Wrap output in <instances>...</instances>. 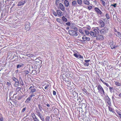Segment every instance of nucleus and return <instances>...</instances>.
Listing matches in <instances>:
<instances>
[{"mask_svg": "<svg viewBox=\"0 0 121 121\" xmlns=\"http://www.w3.org/2000/svg\"><path fill=\"white\" fill-rule=\"evenodd\" d=\"M53 13L55 17H56L57 16V13H56V12L53 11Z\"/></svg>", "mask_w": 121, "mask_h": 121, "instance_id": "nucleus-39", "label": "nucleus"}, {"mask_svg": "<svg viewBox=\"0 0 121 121\" xmlns=\"http://www.w3.org/2000/svg\"><path fill=\"white\" fill-rule=\"evenodd\" d=\"M25 29L27 31L30 30V23L26 24L25 26Z\"/></svg>", "mask_w": 121, "mask_h": 121, "instance_id": "nucleus-18", "label": "nucleus"}, {"mask_svg": "<svg viewBox=\"0 0 121 121\" xmlns=\"http://www.w3.org/2000/svg\"><path fill=\"white\" fill-rule=\"evenodd\" d=\"M116 112L118 115L121 113V112L118 110H117Z\"/></svg>", "mask_w": 121, "mask_h": 121, "instance_id": "nucleus-48", "label": "nucleus"}, {"mask_svg": "<svg viewBox=\"0 0 121 121\" xmlns=\"http://www.w3.org/2000/svg\"><path fill=\"white\" fill-rule=\"evenodd\" d=\"M72 29L76 31H77L78 30L77 28L75 26H74V27Z\"/></svg>", "mask_w": 121, "mask_h": 121, "instance_id": "nucleus-47", "label": "nucleus"}, {"mask_svg": "<svg viewBox=\"0 0 121 121\" xmlns=\"http://www.w3.org/2000/svg\"><path fill=\"white\" fill-rule=\"evenodd\" d=\"M68 32L70 35L71 36H76L78 35V33L72 30H69Z\"/></svg>", "mask_w": 121, "mask_h": 121, "instance_id": "nucleus-5", "label": "nucleus"}, {"mask_svg": "<svg viewBox=\"0 0 121 121\" xmlns=\"http://www.w3.org/2000/svg\"><path fill=\"white\" fill-rule=\"evenodd\" d=\"M35 110L36 111V112L37 113H38L39 112V110L38 109L36 108H35Z\"/></svg>", "mask_w": 121, "mask_h": 121, "instance_id": "nucleus-55", "label": "nucleus"}, {"mask_svg": "<svg viewBox=\"0 0 121 121\" xmlns=\"http://www.w3.org/2000/svg\"><path fill=\"white\" fill-rule=\"evenodd\" d=\"M82 40L84 41H89L90 40V38L89 37H86L85 35H84L82 38Z\"/></svg>", "mask_w": 121, "mask_h": 121, "instance_id": "nucleus-16", "label": "nucleus"}, {"mask_svg": "<svg viewBox=\"0 0 121 121\" xmlns=\"http://www.w3.org/2000/svg\"><path fill=\"white\" fill-rule=\"evenodd\" d=\"M39 117L40 118V119L42 121H44V119L42 115L41 116H40V117Z\"/></svg>", "mask_w": 121, "mask_h": 121, "instance_id": "nucleus-51", "label": "nucleus"}, {"mask_svg": "<svg viewBox=\"0 0 121 121\" xmlns=\"http://www.w3.org/2000/svg\"><path fill=\"white\" fill-rule=\"evenodd\" d=\"M25 3V1H20L18 2L17 4L18 6H20L24 5Z\"/></svg>", "mask_w": 121, "mask_h": 121, "instance_id": "nucleus-21", "label": "nucleus"}, {"mask_svg": "<svg viewBox=\"0 0 121 121\" xmlns=\"http://www.w3.org/2000/svg\"><path fill=\"white\" fill-rule=\"evenodd\" d=\"M93 2L95 4H97V2L96 0H95L93 1Z\"/></svg>", "mask_w": 121, "mask_h": 121, "instance_id": "nucleus-61", "label": "nucleus"}, {"mask_svg": "<svg viewBox=\"0 0 121 121\" xmlns=\"http://www.w3.org/2000/svg\"><path fill=\"white\" fill-rule=\"evenodd\" d=\"M53 94L54 95H56V92L55 91H53Z\"/></svg>", "mask_w": 121, "mask_h": 121, "instance_id": "nucleus-60", "label": "nucleus"}, {"mask_svg": "<svg viewBox=\"0 0 121 121\" xmlns=\"http://www.w3.org/2000/svg\"><path fill=\"white\" fill-rule=\"evenodd\" d=\"M90 60H85L84 61L86 62V63H87L88 62H89L90 61Z\"/></svg>", "mask_w": 121, "mask_h": 121, "instance_id": "nucleus-54", "label": "nucleus"}, {"mask_svg": "<svg viewBox=\"0 0 121 121\" xmlns=\"http://www.w3.org/2000/svg\"><path fill=\"white\" fill-rule=\"evenodd\" d=\"M29 90V94H33L34 96L35 95V94L37 91V89L35 86H31L28 89Z\"/></svg>", "mask_w": 121, "mask_h": 121, "instance_id": "nucleus-2", "label": "nucleus"}, {"mask_svg": "<svg viewBox=\"0 0 121 121\" xmlns=\"http://www.w3.org/2000/svg\"><path fill=\"white\" fill-rule=\"evenodd\" d=\"M73 52L74 53V54L73 55V56L76 58H78L80 54L79 53L75 50H74Z\"/></svg>", "mask_w": 121, "mask_h": 121, "instance_id": "nucleus-17", "label": "nucleus"}, {"mask_svg": "<svg viewBox=\"0 0 121 121\" xmlns=\"http://www.w3.org/2000/svg\"><path fill=\"white\" fill-rule=\"evenodd\" d=\"M95 11L98 15H101L102 13L101 11L97 7L95 8L94 9Z\"/></svg>", "mask_w": 121, "mask_h": 121, "instance_id": "nucleus-10", "label": "nucleus"}, {"mask_svg": "<svg viewBox=\"0 0 121 121\" xmlns=\"http://www.w3.org/2000/svg\"><path fill=\"white\" fill-rule=\"evenodd\" d=\"M75 24L72 23V24L70 26V28L71 29H72L74 27V26H75Z\"/></svg>", "mask_w": 121, "mask_h": 121, "instance_id": "nucleus-37", "label": "nucleus"}, {"mask_svg": "<svg viewBox=\"0 0 121 121\" xmlns=\"http://www.w3.org/2000/svg\"><path fill=\"white\" fill-rule=\"evenodd\" d=\"M34 95H33V94H31L30 95V96L26 99L25 101V103H29L32 99V97L34 96Z\"/></svg>", "mask_w": 121, "mask_h": 121, "instance_id": "nucleus-11", "label": "nucleus"}, {"mask_svg": "<svg viewBox=\"0 0 121 121\" xmlns=\"http://www.w3.org/2000/svg\"><path fill=\"white\" fill-rule=\"evenodd\" d=\"M101 81L107 87H109V89L110 91L111 92H112L113 89V87H110L109 86L108 83H107L105 82L104 81H103L101 79H100Z\"/></svg>", "mask_w": 121, "mask_h": 121, "instance_id": "nucleus-6", "label": "nucleus"}, {"mask_svg": "<svg viewBox=\"0 0 121 121\" xmlns=\"http://www.w3.org/2000/svg\"><path fill=\"white\" fill-rule=\"evenodd\" d=\"M111 99L108 96V97L106 98L105 100V102L107 103L109 106H111Z\"/></svg>", "mask_w": 121, "mask_h": 121, "instance_id": "nucleus-14", "label": "nucleus"}, {"mask_svg": "<svg viewBox=\"0 0 121 121\" xmlns=\"http://www.w3.org/2000/svg\"><path fill=\"white\" fill-rule=\"evenodd\" d=\"M115 85L117 86H121V83H120L118 82L114 81Z\"/></svg>", "mask_w": 121, "mask_h": 121, "instance_id": "nucleus-27", "label": "nucleus"}, {"mask_svg": "<svg viewBox=\"0 0 121 121\" xmlns=\"http://www.w3.org/2000/svg\"><path fill=\"white\" fill-rule=\"evenodd\" d=\"M79 32L82 35H84V32H83L82 30L81 29H79L78 30Z\"/></svg>", "mask_w": 121, "mask_h": 121, "instance_id": "nucleus-36", "label": "nucleus"}, {"mask_svg": "<svg viewBox=\"0 0 121 121\" xmlns=\"http://www.w3.org/2000/svg\"><path fill=\"white\" fill-rule=\"evenodd\" d=\"M98 22L100 27H103L104 26V23L102 20H100L98 21Z\"/></svg>", "mask_w": 121, "mask_h": 121, "instance_id": "nucleus-9", "label": "nucleus"}, {"mask_svg": "<svg viewBox=\"0 0 121 121\" xmlns=\"http://www.w3.org/2000/svg\"><path fill=\"white\" fill-rule=\"evenodd\" d=\"M117 34L118 36H117L120 38H121V34L119 32H117Z\"/></svg>", "mask_w": 121, "mask_h": 121, "instance_id": "nucleus-38", "label": "nucleus"}, {"mask_svg": "<svg viewBox=\"0 0 121 121\" xmlns=\"http://www.w3.org/2000/svg\"><path fill=\"white\" fill-rule=\"evenodd\" d=\"M77 2L78 4L79 5H81L82 4V0H77Z\"/></svg>", "mask_w": 121, "mask_h": 121, "instance_id": "nucleus-33", "label": "nucleus"}, {"mask_svg": "<svg viewBox=\"0 0 121 121\" xmlns=\"http://www.w3.org/2000/svg\"><path fill=\"white\" fill-rule=\"evenodd\" d=\"M37 113V115L39 117H40V116H41L42 115L41 113H40V112H39Z\"/></svg>", "mask_w": 121, "mask_h": 121, "instance_id": "nucleus-52", "label": "nucleus"}, {"mask_svg": "<svg viewBox=\"0 0 121 121\" xmlns=\"http://www.w3.org/2000/svg\"><path fill=\"white\" fill-rule=\"evenodd\" d=\"M97 89L98 90V92L101 94L103 95H105L104 90L100 85H99L98 86Z\"/></svg>", "mask_w": 121, "mask_h": 121, "instance_id": "nucleus-3", "label": "nucleus"}, {"mask_svg": "<svg viewBox=\"0 0 121 121\" xmlns=\"http://www.w3.org/2000/svg\"><path fill=\"white\" fill-rule=\"evenodd\" d=\"M96 28L97 29L98 31H99L100 32V34L101 35H103L107 32L108 30L106 28H104L103 29L100 30L99 29V27H96Z\"/></svg>", "mask_w": 121, "mask_h": 121, "instance_id": "nucleus-4", "label": "nucleus"}, {"mask_svg": "<svg viewBox=\"0 0 121 121\" xmlns=\"http://www.w3.org/2000/svg\"><path fill=\"white\" fill-rule=\"evenodd\" d=\"M46 105L48 107H49L50 106V104H46Z\"/></svg>", "mask_w": 121, "mask_h": 121, "instance_id": "nucleus-64", "label": "nucleus"}, {"mask_svg": "<svg viewBox=\"0 0 121 121\" xmlns=\"http://www.w3.org/2000/svg\"><path fill=\"white\" fill-rule=\"evenodd\" d=\"M117 5V4H112L111 5V6H113L114 8H115L116 7V5Z\"/></svg>", "mask_w": 121, "mask_h": 121, "instance_id": "nucleus-56", "label": "nucleus"}, {"mask_svg": "<svg viewBox=\"0 0 121 121\" xmlns=\"http://www.w3.org/2000/svg\"><path fill=\"white\" fill-rule=\"evenodd\" d=\"M96 39L97 40L102 41L104 40V38L103 36L102 35H99L96 36Z\"/></svg>", "mask_w": 121, "mask_h": 121, "instance_id": "nucleus-7", "label": "nucleus"}, {"mask_svg": "<svg viewBox=\"0 0 121 121\" xmlns=\"http://www.w3.org/2000/svg\"><path fill=\"white\" fill-rule=\"evenodd\" d=\"M38 107L39 109L41 111V110L42 108V107L41 106L40 104H39L38 105Z\"/></svg>", "mask_w": 121, "mask_h": 121, "instance_id": "nucleus-45", "label": "nucleus"}, {"mask_svg": "<svg viewBox=\"0 0 121 121\" xmlns=\"http://www.w3.org/2000/svg\"><path fill=\"white\" fill-rule=\"evenodd\" d=\"M84 30H90L91 29V27L89 26L88 27H84L83 28Z\"/></svg>", "mask_w": 121, "mask_h": 121, "instance_id": "nucleus-28", "label": "nucleus"}, {"mask_svg": "<svg viewBox=\"0 0 121 121\" xmlns=\"http://www.w3.org/2000/svg\"><path fill=\"white\" fill-rule=\"evenodd\" d=\"M72 4L73 6L75 7L77 5V3L75 0H73L72 2Z\"/></svg>", "mask_w": 121, "mask_h": 121, "instance_id": "nucleus-25", "label": "nucleus"}, {"mask_svg": "<svg viewBox=\"0 0 121 121\" xmlns=\"http://www.w3.org/2000/svg\"><path fill=\"white\" fill-rule=\"evenodd\" d=\"M111 48L112 49L114 48H115L117 47V46H116L115 45L113 44H112L110 46Z\"/></svg>", "mask_w": 121, "mask_h": 121, "instance_id": "nucleus-34", "label": "nucleus"}, {"mask_svg": "<svg viewBox=\"0 0 121 121\" xmlns=\"http://www.w3.org/2000/svg\"><path fill=\"white\" fill-rule=\"evenodd\" d=\"M60 1H58L56 0L55 4L56 5H57L60 2Z\"/></svg>", "mask_w": 121, "mask_h": 121, "instance_id": "nucleus-49", "label": "nucleus"}, {"mask_svg": "<svg viewBox=\"0 0 121 121\" xmlns=\"http://www.w3.org/2000/svg\"><path fill=\"white\" fill-rule=\"evenodd\" d=\"M13 80L15 82L18 81L17 79L15 77H13L12 78Z\"/></svg>", "mask_w": 121, "mask_h": 121, "instance_id": "nucleus-40", "label": "nucleus"}, {"mask_svg": "<svg viewBox=\"0 0 121 121\" xmlns=\"http://www.w3.org/2000/svg\"><path fill=\"white\" fill-rule=\"evenodd\" d=\"M110 106H108L109 110L110 112H112L113 113H115L116 115V113L114 111V109H113L111 107H110Z\"/></svg>", "mask_w": 121, "mask_h": 121, "instance_id": "nucleus-22", "label": "nucleus"}, {"mask_svg": "<svg viewBox=\"0 0 121 121\" xmlns=\"http://www.w3.org/2000/svg\"><path fill=\"white\" fill-rule=\"evenodd\" d=\"M83 2L85 4L89 5L90 4L89 1L87 0H84Z\"/></svg>", "mask_w": 121, "mask_h": 121, "instance_id": "nucleus-23", "label": "nucleus"}, {"mask_svg": "<svg viewBox=\"0 0 121 121\" xmlns=\"http://www.w3.org/2000/svg\"><path fill=\"white\" fill-rule=\"evenodd\" d=\"M105 16L106 18L107 19H109L110 18V17L109 14L108 13H106L105 14Z\"/></svg>", "mask_w": 121, "mask_h": 121, "instance_id": "nucleus-31", "label": "nucleus"}, {"mask_svg": "<svg viewBox=\"0 0 121 121\" xmlns=\"http://www.w3.org/2000/svg\"><path fill=\"white\" fill-rule=\"evenodd\" d=\"M59 8L63 12H66L65 7L64 5L61 3L59 4Z\"/></svg>", "mask_w": 121, "mask_h": 121, "instance_id": "nucleus-8", "label": "nucleus"}, {"mask_svg": "<svg viewBox=\"0 0 121 121\" xmlns=\"http://www.w3.org/2000/svg\"><path fill=\"white\" fill-rule=\"evenodd\" d=\"M56 21L57 22L60 23L61 24H64V23L62 22V20L60 18H57Z\"/></svg>", "mask_w": 121, "mask_h": 121, "instance_id": "nucleus-24", "label": "nucleus"}, {"mask_svg": "<svg viewBox=\"0 0 121 121\" xmlns=\"http://www.w3.org/2000/svg\"><path fill=\"white\" fill-rule=\"evenodd\" d=\"M0 121H4V119L3 117H1L0 118Z\"/></svg>", "mask_w": 121, "mask_h": 121, "instance_id": "nucleus-59", "label": "nucleus"}, {"mask_svg": "<svg viewBox=\"0 0 121 121\" xmlns=\"http://www.w3.org/2000/svg\"><path fill=\"white\" fill-rule=\"evenodd\" d=\"M22 66L21 65H17V68H18L21 67Z\"/></svg>", "mask_w": 121, "mask_h": 121, "instance_id": "nucleus-58", "label": "nucleus"}, {"mask_svg": "<svg viewBox=\"0 0 121 121\" xmlns=\"http://www.w3.org/2000/svg\"><path fill=\"white\" fill-rule=\"evenodd\" d=\"M92 6L91 5H89L87 7L88 9L89 10H91L92 9Z\"/></svg>", "mask_w": 121, "mask_h": 121, "instance_id": "nucleus-43", "label": "nucleus"}, {"mask_svg": "<svg viewBox=\"0 0 121 121\" xmlns=\"http://www.w3.org/2000/svg\"><path fill=\"white\" fill-rule=\"evenodd\" d=\"M72 95L73 98L75 99H76L78 96V94L77 93L74 91L72 93Z\"/></svg>", "mask_w": 121, "mask_h": 121, "instance_id": "nucleus-20", "label": "nucleus"}, {"mask_svg": "<svg viewBox=\"0 0 121 121\" xmlns=\"http://www.w3.org/2000/svg\"><path fill=\"white\" fill-rule=\"evenodd\" d=\"M60 10H57L56 11V13H57V16L59 17H62L64 13L62 12Z\"/></svg>", "mask_w": 121, "mask_h": 121, "instance_id": "nucleus-13", "label": "nucleus"}, {"mask_svg": "<svg viewBox=\"0 0 121 121\" xmlns=\"http://www.w3.org/2000/svg\"><path fill=\"white\" fill-rule=\"evenodd\" d=\"M102 103V100L100 99H99L97 100V103L98 104L100 105Z\"/></svg>", "mask_w": 121, "mask_h": 121, "instance_id": "nucleus-30", "label": "nucleus"}, {"mask_svg": "<svg viewBox=\"0 0 121 121\" xmlns=\"http://www.w3.org/2000/svg\"><path fill=\"white\" fill-rule=\"evenodd\" d=\"M102 4L104 6H106V4H107L108 3H109V1L108 0H100Z\"/></svg>", "mask_w": 121, "mask_h": 121, "instance_id": "nucleus-12", "label": "nucleus"}, {"mask_svg": "<svg viewBox=\"0 0 121 121\" xmlns=\"http://www.w3.org/2000/svg\"><path fill=\"white\" fill-rule=\"evenodd\" d=\"M84 31L86 35H88L90 34V32L88 30H84Z\"/></svg>", "mask_w": 121, "mask_h": 121, "instance_id": "nucleus-44", "label": "nucleus"}, {"mask_svg": "<svg viewBox=\"0 0 121 121\" xmlns=\"http://www.w3.org/2000/svg\"><path fill=\"white\" fill-rule=\"evenodd\" d=\"M89 63H84V65H85V66H88L89 65Z\"/></svg>", "mask_w": 121, "mask_h": 121, "instance_id": "nucleus-57", "label": "nucleus"}, {"mask_svg": "<svg viewBox=\"0 0 121 121\" xmlns=\"http://www.w3.org/2000/svg\"><path fill=\"white\" fill-rule=\"evenodd\" d=\"M21 88L20 87H17L16 88V91L17 92H18L19 91H20L21 90Z\"/></svg>", "mask_w": 121, "mask_h": 121, "instance_id": "nucleus-41", "label": "nucleus"}, {"mask_svg": "<svg viewBox=\"0 0 121 121\" xmlns=\"http://www.w3.org/2000/svg\"><path fill=\"white\" fill-rule=\"evenodd\" d=\"M78 58H82L83 56H81L80 54H79V56Z\"/></svg>", "mask_w": 121, "mask_h": 121, "instance_id": "nucleus-62", "label": "nucleus"}, {"mask_svg": "<svg viewBox=\"0 0 121 121\" xmlns=\"http://www.w3.org/2000/svg\"><path fill=\"white\" fill-rule=\"evenodd\" d=\"M65 24L68 26H70L71 25V23L69 22H66L65 23Z\"/></svg>", "mask_w": 121, "mask_h": 121, "instance_id": "nucleus-46", "label": "nucleus"}, {"mask_svg": "<svg viewBox=\"0 0 121 121\" xmlns=\"http://www.w3.org/2000/svg\"><path fill=\"white\" fill-rule=\"evenodd\" d=\"M19 84V82L18 81L16 82L14 84V86L15 87H17Z\"/></svg>", "mask_w": 121, "mask_h": 121, "instance_id": "nucleus-29", "label": "nucleus"}, {"mask_svg": "<svg viewBox=\"0 0 121 121\" xmlns=\"http://www.w3.org/2000/svg\"><path fill=\"white\" fill-rule=\"evenodd\" d=\"M66 74H63L62 76V78L63 79H64L65 78H66L67 76H66Z\"/></svg>", "mask_w": 121, "mask_h": 121, "instance_id": "nucleus-35", "label": "nucleus"}, {"mask_svg": "<svg viewBox=\"0 0 121 121\" xmlns=\"http://www.w3.org/2000/svg\"><path fill=\"white\" fill-rule=\"evenodd\" d=\"M62 20L64 22H66L67 21V19L64 16H63L62 17Z\"/></svg>", "mask_w": 121, "mask_h": 121, "instance_id": "nucleus-26", "label": "nucleus"}, {"mask_svg": "<svg viewBox=\"0 0 121 121\" xmlns=\"http://www.w3.org/2000/svg\"><path fill=\"white\" fill-rule=\"evenodd\" d=\"M26 108L25 107L22 110V112H24L26 110Z\"/></svg>", "mask_w": 121, "mask_h": 121, "instance_id": "nucleus-53", "label": "nucleus"}, {"mask_svg": "<svg viewBox=\"0 0 121 121\" xmlns=\"http://www.w3.org/2000/svg\"><path fill=\"white\" fill-rule=\"evenodd\" d=\"M20 84L21 85L23 86L24 85V83L22 81V82H20Z\"/></svg>", "mask_w": 121, "mask_h": 121, "instance_id": "nucleus-63", "label": "nucleus"}, {"mask_svg": "<svg viewBox=\"0 0 121 121\" xmlns=\"http://www.w3.org/2000/svg\"><path fill=\"white\" fill-rule=\"evenodd\" d=\"M50 85L49 84H47L46 85L45 87L44 88L45 89H48V87Z\"/></svg>", "mask_w": 121, "mask_h": 121, "instance_id": "nucleus-42", "label": "nucleus"}, {"mask_svg": "<svg viewBox=\"0 0 121 121\" xmlns=\"http://www.w3.org/2000/svg\"><path fill=\"white\" fill-rule=\"evenodd\" d=\"M99 33L98 30L95 28H92V30L90 32V34L93 38H95Z\"/></svg>", "mask_w": 121, "mask_h": 121, "instance_id": "nucleus-1", "label": "nucleus"}, {"mask_svg": "<svg viewBox=\"0 0 121 121\" xmlns=\"http://www.w3.org/2000/svg\"><path fill=\"white\" fill-rule=\"evenodd\" d=\"M30 115L33 117L34 121H38V120L36 118L35 115L33 112L31 113Z\"/></svg>", "mask_w": 121, "mask_h": 121, "instance_id": "nucleus-15", "label": "nucleus"}, {"mask_svg": "<svg viewBox=\"0 0 121 121\" xmlns=\"http://www.w3.org/2000/svg\"><path fill=\"white\" fill-rule=\"evenodd\" d=\"M64 4L66 7H68L69 5V1L68 0H65L64 1Z\"/></svg>", "mask_w": 121, "mask_h": 121, "instance_id": "nucleus-19", "label": "nucleus"}, {"mask_svg": "<svg viewBox=\"0 0 121 121\" xmlns=\"http://www.w3.org/2000/svg\"><path fill=\"white\" fill-rule=\"evenodd\" d=\"M7 84L8 86H10L11 85V83L10 81L7 82Z\"/></svg>", "mask_w": 121, "mask_h": 121, "instance_id": "nucleus-50", "label": "nucleus"}, {"mask_svg": "<svg viewBox=\"0 0 121 121\" xmlns=\"http://www.w3.org/2000/svg\"><path fill=\"white\" fill-rule=\"evenodd\" d=\"M82 90L86 94L88 95L89 94V93L87 92L85 88H83L82 89Z\"/></svg>", "mask_w": 121, "mask_h": 121, "instance_id": "nucleus-32", "label": "nucleus"}]
</instances>
